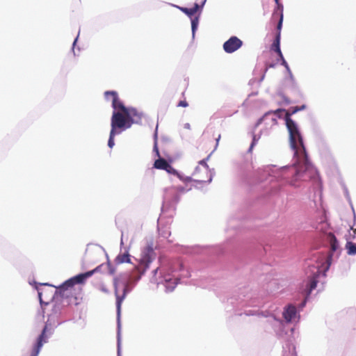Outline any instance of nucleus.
I'll use <instances>...</instances> for the list:
<instances>
[{
	"mask_svg": "<svg viewBox=\"0 0 356 356\" xmlns=\"http://www.w3.org/2000/svg\"><path fill=\"white\" fill-rule=\"evenodd\" d=\"M286 112L285 120L289 133L290 144L294 150L296 163L291 166H284L280 170V177L285 182L294 187H300L302 183L316 177L317 173L309 161L302 136L295 122Z\"/></svg>",
	"mask_w": 356,
	"mask_h": 356,
	"instance_id": "f257e3e1",
	"label": "nucleus"
},
{
	"mask_svg": "<svg viewBox=\"0 0 356 356\" xmlns=\"http://www.w3.org/2000/svg\"><path fill=\"white\" fill-rule=\"evenodd\" d=\"M105 97H112V107L114 109L111 118H120L124 123L123 129L125 130L131 127L134 123H140L142 120L143 113L134 108H127L119 99L118 93L115 91H106Z\"/></svg>",
	"mask_w": 356,
	"mask_h": 356,
	"instance_id": "f03ea898",
	"label": "nucleus"
},
{
	"mask_svg": "<svg viewBox=\"0 0 356 356\" xmlns=\"http://www.w3.org/2000/svg\"><path fill=\"white\" fill-rule=\"evenodd\" d=\"M99 267L95 269L88 271L84 273L79 274L67 281L57 288V293L63 299L68 300V304H76L78 291L74 285L76 284H83L85 280L92 276L96 271H97Z\"/></svg>",
	"mask_w": 356,
	"mask_h": 356,
	"instance_id": "7ed1b4c3",
	"label": "nucleus"
},
{
	"mask_svg": "<svg viewBox=\"0 0 356 356\" xmlns=\"http://www.w3.org/2000/svg\"><path fill=\"white\" fill-rule=\"evenodd\" d=\"M155 258L156 253L153 248L150 246L145 248L141 252L138 266L136 267V270L140 275L144 274L149 268V264L152 263Z\"/></svg>",
	"mask_w": 356,
	"mask_h": 356,
	"instance_id": "20e7f679",
	"label": "nucleus"
},
{
	"mask_svg": "<svg viewBox=\"0 0 356 356\" xmlns=\"http://www.w3.org/2000/svg\"><path fill=\"white\" fill-rule=\"evenodd\" d=\"M111 129L110 131L109 139L108 141V145L110 148H112L114 145V138L118 134L121 133L124 129H123L124 123L122 120L115 116L114 118H111Z\"/></svg>",
	"mask_w": 356,
	"mask_h": 356,
	"instance_id": "39448f33",
	"label": "nucleus"
},
{
	"mask_svg": "<svg viewBox=\"0 0 356 356\" xmlns=\"http://www.w3.org/2000/svg\"><path fill=\"white\" fill-rule=\"evenodd\" d=\"M47 330V326L45 325L41 332V334L38 336L36 342L33 345V348L30 350V351L27 352L25 356H38L41 348L42 347L44 343L47 342V337L46 335V332Z\"/></svg>",
	"mask_w": 356,
	"mask_h": 356,
	"instance_id": "423d86ee",
	"label": "nucleus"
},
{
	"mask_svg": "<svg viewBox=\"0 0 356 356\" xmlns=\"http://www.w3.org/2000/svg\"><path fill=\"white\" fill-rule=\"evenodd\" d=\"M243 45V41L236 36H232L223 44V49L226 53L232 54Z\"/></svg>",
	"mask_w": 356,
	"mask_h": 356,
	"instance_id": "0eeeda50",
	"label": "nucleus"
},
{
	"mask_svg": "<svg viewBox=\"0 0 356 356\" xmlns=\"http://www.w3.org/2000/svg\"><path fill=\"white\" fill-rule=\"evenodd\" d=\"M165 171L167 172H168L169 174H172V175L177 176L178 178L181 181H182L184 183L191 182V181H195V182H197V183H204L207 181L203 178L199 177H197V178H194V179H193L191 177H184V176L181 175L177 172V170H175L170 164L168 165V168L165 169Z\"/></svg>",
	"mask_w": 356,
	"mask_h": 356,
	"instance_id": "6e6552de",
	"label": "nucleus"
},
{
	"mask_svg": "<svg viewBox=\"0 0 356 356\" xmlns=\"http://www.w3.org/2000/svg\"><path fill=\"white\" fill-rule=\"evenodd\" d=\"M296 315V308L293 305H289L283 312L286 321L291 322Z\"/></svg>",
	"mask_w": 356,
	"mask_h": 356,
	"instance_id": "1a4fd4ad",
	"label": "nucleus"
},
{
	"mask_svg": "<svg viewBox=\"0 0 356 356\" xmlns=\"http://www.w3.org/2000/svg\"><path fill=\"white\" fill-rule=\"evenodd\" d=\"M115 296H116V307H117L118 316H120L122 302V301L125 297V295H126V288H124L122 295L120 296L118 293V289H117V284L115 283Z\"/></svg>",
	"mask_w": 356,
	"mask_h": 356,
	"instance_id": "9d476101",
	"label": "nucleus"
},
{
	"mask_svg": "<svg viewBox=\"0 0 356 356\" xmlns=\"http://www.w3.org/2000/svg\"><path fill=\"white\" fill-rule=\"evenodd\" d=\"M320 270H317L313 275V276L309 279V283L307 284L308 288V293H310L312 290L316 289L317 283H318V277L320 275Z\"/></svg>",
	"mask_w": 356,
	"mask_h": 356,
	"instance_id": "9b49d317",
	"label": "nucleus"
},
{
	"mask_svg": "<svg viewBox=\"0 0 356 356\" xmlns=\"http://www.w3.org/2000/svg\"><path fill=\"white\" fill-rule=\"evenodd\" d=\"M178 8L184 13L187 15L189 17H192L199 10L200 6L198 3H195L194 6L191 8L184 7H178Z\"/></svg>",
	"mask_w": 356,
	"mask_h": 356,
	"instance_id": "f8f14e48",
	"label": "nucleus"
},
{
	"mask_svg": "<svg viewBox=\"0 0 356 356\" xmlns=\"http://www.w3.org/2000/svg\"><path fill=\"white\" fill-rule=\"evenodd\" d=\"M280 33H277L275 40H274L271 49L277 53L280 58H282V54L280 47Z\"/></svg>",
	"mask_w": 356,
	"mask_h": 356,
	"instance_id": "ddd939ff",
	"label": "nucleus"
},
{
	"mask_svg": "<svg viewBox=\"0 0 356 356\" xmlns=\"http://www.w3.org/2000/svg\"><path fill=\"white\" fill-rule=\"evenodd\" d=\"M199 163H200V164H201V165H204V166L205 167L203 171H204V174H206V175H207V179H205V178H204V177H203V179H205V180L207 181L206 182H210V181H211V177H208V175H209V170H208V165H207V163H206V161H205V160H202V161H200L199 162ZM199 171H200V168H195V172H194V174H193V175L195 177V178H197V177H202H202H200V176H197V172H198Z\"/></svg>",
	"mask_w": 356,
	"mask_h": 356,
	"instance_id": "4468645a",
	"label": "nucleus"
},
{
	"mask_svg": "<svg viewBox=\"0 0 356 356\" xmlns=\"http://www.w3.org/2000/svg\"><path fill=\"white\" fill-rule=\"evenodd\" d=\"M115 261H116V263L118 264H123V263H130L131 262L130 255L127 252H126L124 253L120 254L116 257Z\"/></svg>",
	"mask_w": 356,
	"mask_h": 356,
	"instance_id": "2eb2a0df",
	"label": "nucleus"
},
{
	"mask_svg": "<svg viewBox=\"0 0 356 356\" xmlns=\"http://www.w3.org/2000/svg\"><path fill=\"white\" fill-rule=\"evenodd\" d=\"M169 164L164 159H159L154 161V167L156 169L165 170Z\"/></svg>",
	"mask_w": 356,
	"mask_h": 356,
	"instance_id": "dca6fc26",
	"label": "nucleus"
},
{
	"mask_svg": "<svg viewBox=\"0 0 356 356\" xmlns=\"http://www.w3.org/2000/svg\"><path fill=\"white\" fill-rule=\"evenodd\" d=\"M328 240L330 244L331 250L333 252L336 251L338 249V241L335 236L333 234L330 233L328 234Z\"/></svg>",
	"mask_w": 356,
	"mask_h": 356,
	"instance_id": "f3484780",
	"label": "nucleus"
},
{
	"mask_svg": "<svg viewBox=\"0 0 356 356\" xmlns=\"http://www.w3.org/2000/svg\"><path fill=\"white\" fill-rule=\"evenodd\" d=\"M190 182H187V183H184L185 184V186H174L173 188L175 189V191L179 193V194H182V193H184L187 191H189L191 190L192 187L191 186H188V184Z\"/></svg>",
	"mask_w": 356,
	"mask_h": 356,
	"instance_id": "a211bd4d",
	"label": "nucleus"
},
{
	"mask_svg": "<svg viewBox=\"0 0 356 356\" xmlns=\"http://www.w3.org/2000/svg\"><path fill=\"white\" fill-rule=\"evenodd\" d=\"M346 248L348 254L353 255L356 254V245L354 243L348 241L346 245Z\"/></svg>",
	"mask_w": 356,
	"mask_h": 356,
	"instance_id": "6ab92c4d",
	"label": "nucleus"
},
{
	"mask_svg": "<svg viewBox=\"0 0 356 356\" xmlns=\"http://www.w3.org/2000/svg\"><path fill=\"white\" fill-rule=\"evenodd\" d=\"M284 111H285V110H284V109L279 108V109H277V110H275V111H269V112L266 113L265 114V115H268V114H270V113H274L275 115H276L278 118H281V113H283V112H284Z\"/></svg>",
	"mask_w": 356,
	"mask_h": 356,
	"instance_id": "aec40b11",
	"label": "nucleus"
},
{
	"mask_svg": "<svg viewBox=\"0 0 356 356\" xmlns=\"http://www.w3.org/2000/svg\"><path fill=\"white\" fill-rule=\"evenodd\" d=\"M258 138H257L256 135H253L252 141L251 143L250 147L248 149L249 152H252L253 147L256 145L258 142Z\"/></svg>",
	"mask_w": 356,
	"mask_h": 356,
	"instance_id": "412c9836",
	"label": "nucleus"
},
{
	"mask_svg": "<svg viewBox=\"0 0 356 356\" xmlns=\"http://www.w3.org/2000/svg\"><path fill=\"white\" fill-rule=\"evenodd\" d=\"M197 21H198L197 17H195V19H192V21H191L192 30H193V32L195 31V29L197 27Z\"/></svg>",
	"mask_w": 356,
	"mask_h": 356,
	"instance_id": "4be33fe9",
	"label": "nucleus"
},
{
	"mask_svg": "<svg viewBox=\"0 0 356 356\" xmlns=\"http://www.w3.org/2000/svg\"><path fill=\"white\" fill-rule=\"evenodd\" d=\"M282 22H283V15L281 14L280 15V20H279V22H278V24H277V30H278V33H280V30L282 29Z\"/></svg>",
	"mask_w": 356,
	"mask_h": 356,
	"instance_id": "5701e85b",
	"label": "nucleus"
},
{
	"mask_svg": "<svg viewBox=\"0 0 356 356\" xmlns=\"http://www.w3.org/2000/svg\"><path fill=\"white\" fill-rule=\"evenodd\" d=\"M188 106V104L185 99L179 101V102L177 104L178 107H187Z\"/></svg>",
	"mask_w": 356,
	"mask_h": 356,
	"instance_id": "b1692460",
	"label": "nucleus"
},
{
	"mask_svg": "<svg viewBox=\"0 0 356 356\" xmlns=\"http://www.w3.org/2000/svg\"><path fill=\"white\" fill-rule=\"evenodd\" d=\"M154 150L156 152V155L158 156H160L159 155V149H158V147H157V143L156 142L154 143Z\"/></svg>",
	"mask_w": 356,
	"mask_h": 356,
	"instance_id": "393cba45",
	"label": "nucleus"
},
{
	"mask_svg": "<svg viewBox=\"0 0 356 356\" xmlns=\"http://www.w3.org/2000/svg\"><path fill=\"white\" fill-rule=\"evenodd\" d=\"M305 108V106H302V107L299 108L298 106L295 107L292 111V113L291 114H293L295 113H296L297 111L301 110V109H303Z\"/></svg>",
	"mask_w": 356,
	"mask_h": 356,
	"instance_id": "a878e982",
	"label": "nucleus"
},
{
	"mask_svg": "<svg viewBox=\"0 0 356 356\" xmlns=\"http://www.w3.org/2000/svg\"><path fill=\"white\" fill-rule=\"evenodd\" d=\"M280 59L282 60V64L288 69L289 68L288 64L286 62V60H284V57L282 56V58H280Z\"/></svg>",
	"mask_w": 356,
	"mask_h": 356,
	"instance_id": "bb28decb",
	"label": "nucleus"
},
{
	"mask_svg": "<svg viewBox=\"0 0 356 356\" xmlns=\"http://www.w3.org/2000/svg\"><path fill=\"white\" fill-rule=\"evenodd\" d=\"M275 64L273 63H270V64H268L266 65V71L268 70V68H270V67H275Z\"/></svg>",
	"mask_w": 356,
	"mask_h": 356,
	"instance_id": "cd10ccee",
	"label": "nucleus"
},
{
	"mask_svg": "<svg viewBox=\"0 0 356 356\" xmlns=\"http://www.w3.org/2000/svg\"><path fill=\"white\" fill-rule=\"evenodd\" d=\"M172 283L174 285H176L177 284V279H174Z\"/></svg>",
	"mask_w": 356,
	"mask_h": 356,
	"instance_id": "c85d7f7f",
	"label": "nucleus"
},
{
	"mask_svg": "<svg viewBox=\"0 0 356 356\" xmlns=\"http://www.w3.org/2000/svg\"><path fill=\"white\" fill-rule=\"evenodd\" d=\"M38 296H39V298L40 299V302H42V299H41L42 293L38 291Z\"/></svg>",
	"mask_w": 356,
	"mask_h": 356,
	"instance_id": "c756f323",
	"label": "nucleus"
},
{
	"mask_svg": "<svg viewBox=\"0 0 356 356\" xmlns=\"http://www.w3.org/2000/svg\"><path fill=\"white\" fill-rule=\"evenodd\" d=\"M220 138V135H219V136H218V138L216 139L217 143L219 141Z\"/></svg>",
	"mask_w": 356,
	"mask_h": 356,
	"instance_id": "7c9ffc66",
	"label": "nucleus"
},
{
	"mask_svg": "<svg viewBox=\"0 0 356 356\" xmlns=\"http://www.w3.org/2000/svg\"><path fill=\"white\" fill-rule=\"evenodd\" d=\"M165 282H166L167 283H169V282H171V279H170V280H165Z\"/></svg>",
	"mask_w": 356,
	"mask_h": 356,
	"instance_id": "2f4dec72",
	"label": "nucleus"
},
{
	"mask_svg": "<svg viewBox=\"0 0 356 356\" xmlns=\"http://www.w3.org/2000/svg\"><path fill=\"white\" fill-rule=\"evenodd\" d=\"M205 2H206V0H202V6L204 4Z\"/></svg>",
	"mask_w": 356,
	"mask_h": 356,
	"instance_id": "473e14b6",
	"label": "nucleus"
},
{
	"mask_svg": "<svg viewBox=\"0 0 356 356\" xmlns=\"http://www.w3.org/2000/svg\"><path fill=\"white\" fill-rule=\"evenodd\" d=\"M157 270H158V268L154 270V274H156V273Z\"/></svg>",
	"mask_w": 356,
	"mask_h": 356,
	"instance_id": "72a5a7b5",
	"label": "nucleus"
},
{
	"mask_svg": "<svg viewBox=\"0 0 356 356\" xmlns=\"http://www.w3.org/2000/svg\"><path fill=\"white\" fill-rule=\"evenodd\" d=\"M178 201H179V197H176V202H178Z\"/></svg>",
	"mask_w": 356,
	"mask_h": 356,
	"instance_id": "f704fd0d",
	"label": "nucleus"
},
{
	"mask_svg": "<svg viewBox=\"0 0 356 356\" xmlns=\"http://www.w3.org/2000/svg\"><path fill=\"white\" fill-rule=\"evenodd\" d=\"M277 3L278 2V0H275Z\"/></svg>",
	"mask_w": 356,
	"mask_h": 356,
	"instance_id": "c9c22d12",
	"label": "nucleus"
}]
</instances>
